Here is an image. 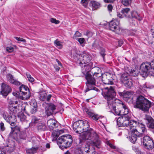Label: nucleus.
<instances>
[{
  "instance_id": "nucleus-8",
  "label": "nucleus",
  "mask_w": 154,
  "mask_h": 154,
  "mask_svg": "<svg viewBox=\"0 0 154 154\" xmlns=\"http://www.w3.org/2000/svg\"><path fill=\"white\" fill-rule=\"evenodd\" d=\"M20 102L18 101H13L12 105L9 107V113L10 114H16L19 113L20 110L21 105Z\"/></svg>"
},
{
  "instance_id": "nucleus-18",
  "label": "nucleus",
  "mask_w": 154,
  "mask_h": 154,
  "mask_svg": "<svg viewBox=\"0 0 154 154\" xmlns=\"http://www.w3.org/2000/svg\"><path fill=\"white\" fill-rule=\"evenodd\" d=\"M45 112L48 116L52 114L53 111L56 108V106L52 103H45Z\"/></svg>"
},
{
  "instance_id": "nucleus-44",
  "label": "nucleus",
  "mask_w": 154,
  "mask_h": 154,
  "mask_svg": "<svg viewBox=\"0 0 154 154\" xmlns=\"http://www.w3.org/2000/svg\"><path fill=\"white\" fill-rule=\"evenodd\" d=\"M26 75L28 79V80L30 82H32L34 81V79L31 76V75L29 73L26 72Z\"/></svg>"
},
{
  "instance_id": "nucleus-51",
  "label": "nucleus",
  "mask_w": 154,
  "mask_h": 154,
  "mask_svg": "<svg viewBox=\"0 0 154 154\" xmlns=\"http://www.w3.org/2000/svg\"><path fill=\"white\" fill-rule=\"evenodd\" d=\"M0 127L1 131H3L5 130V128L4 124L2 122H1L0 123Z\"/></svg>"
},
{
  "instance_id": "nucleus-64",
  "label": "nucleus",
  "mask_w": 154,
  "mask_h": 154,
  "mask_svg": "<svg viewBox=\"0 0 154 154\" xmlns=\"http://www.w3.org/2000/svg\"><path fill=\"white\" fill-rule=\"evenodd\" d=\"M151 32L152 33L154 32V24L151 26Z\"/></svg>"
},
{
  "instance_id": "nucleus-38",
  "label": "nucleus",
  "mask_w": 154,
  "mask_h": 154,
  "mask_svg": "<svg viewBox=\"0 0 154 154\" xmlns=\"http://www.w3.org/2000/svg\"><path fill=\"white\" fill-rule=\"evenodd\" d=\"M40 119L36 117L35 116H33L32 119V121L31 123L34 124H36L37 123L40 122Z\"/></svg>"
},
{
  "instance_id": "nucleus-7",
  "label": "nucleus",
  "mask_w": 154,
  "mask_h": 154,
  "mask_svg": "<svg viewBox=\"0 0 154 154\" xmlns=\"http://www.w3.org/2000/svg\"><path fill=\"white\" fill-rule=\"evenodd\" d=\"M57 144L62 149L69 147L72 142L71 136L70 135H63L59 137L57 141Z\"/></svg>"
},
{
  "instance_id": "nucleus-14",
  "label": "nucleus",
  "mask_w": 154,
  "mask_h": 154,
  "mask_svg": "<svg viewBox=\"0 0 154 154\" xmlns=\"http://www.w3.org/2000/svg\"><path fill=\"white\" fill-rule=\"evenodd\" d=\"M12 132L9 134V137L13 139H17L18 134L20 133V127L19 126L16 125L14 127L11 128Z\"/></svg>"
},
{
  "instance_id": "nucleus-53",
  "label": "nucleus",
  "mask_w": 154,
  "mask_h": 154,
  "mask_svg": "<svg viewBox=\"0 0 154 154\" xmlns=\"http://www.w3.org/2000/svg\"><path fill=\"white\" fill-rule=\"evenodd\" d=\"M77 41L80 43V44H82L85 42V39L84 38H78Z\"/></svg>"
},
{
  "instance_id": "nucleus-56",
  "label": "nucleus",
  "mask_w": 154,
  "mask_h": 154,
  "mask_svg": "<svg viewBox=\"0 0 154 154\" xmlns=\"http://www.w3.org/2000/svg\"><path fill=\"white\" fill-rule=\"evenodd\" d=\"M143 88H154V85H152L151 86H149V85H147L146 84H145L143 85Z\"/></svg>"
},
{
  "instance_id": "nucleus-33",
  "label": "nucleus",
  "mask_w": 154,
  "mask_h": 154,
  "mask_svg": "<svg viewBox=\"0 0 154 154\" xmlns=\"http://www.w3.org/2000/svg\"><path fill=\"white\" fill-rule=\"evenodd\" d=\"M4 119L7 122L9 123V121H11L12 117V114H4L3 115Z\"/></svg>"
},
{
  "instance_id": "nucleus-43",
  "label": "nucleus",
  "mask_w": 154,
  "mask_h": 154,
  "mask_svg": "<svg viewBox=\"0 0 154 154\" xmlns=\"http://www.w3.org/2000/svg\"><path fill=\"white\" fill-rule=\"evenodd\" d=\"M54 43L55 44V45L57 46L59 48L61 49L62 48L63 45L61 42L57 39L54 41Z\"/></svg>"
},
{
  "instance_id": "nucleus-57",
  "label": "nucleus",
  "mask_w": 154,
  "mask_h": 154,
  "mask_svg": "<svg viewBox=\"0 0 154 154\" xmlns=\"http://www.w3.org/2000/svg\"><path fill=\"white\" fill-rule=\"evenodd\" d=\"M115 0H103L106 3H112Z\"/></svg>"
},
{
  "instance_id": "nucleus-47",
  "label": "nucleus",
  "mask_w": 154,
  "mask_h": 154,
  "mask_svg": "<svg viewBox=\"0 0 154 154\" xmlns=\"http://www.w3.org/2000/svg\"><path fill=\"white\" fill-rule=\"evenodd\" d=\"M6 50L8 52L11 53L14 51V48L11 46L7 47L6 48Z\"/></svg>"
},
{
  "instance_id": "nucleus-24",
  "label": "nucleus",
  "mask_w": 154,
  "mask_h": 154,
  "mask_svg": "<svg viewBox=\"0 0 154 154\" xmlns=\"http://www.w3.org/2000/svg\"><path fill=\"white\" fill-rule=\"evenodd\" d=\"M90 6H91L93 10H97L101 6L100 3L94 1H91L90 2Z\"/></svg>"
},
{
  "instance_id": "nucleus-21",
  "label": "nucleus",
  "mask_w": 154,
  "mask_h": 154,
  "mask_svg": "<svg viewBox=\"0 0 154 154\" xmlns=\"http://www.w3.org/2000/svg\"><path fill=\"white\" fill-rule=\"evenodd\" d=\"M145 119L147 121L146 125L147 127L150 128H154V120L150 116L146 115Z\"/></svg>"
},
{
  "instance_id": "nucleus-35",
  "label": "nucleus",
  "mask_w": 154,
  "mask_h": 154,
  "mask_svg": "<svg viewBox=\"0 0 154 154\" xmlns=\"http://www.w3.org/2000/svg\"><path fill=\"white\" fill-rule=\"evenodd\" d=\"M14 149V143L12 142V146L10 145H8L6 148V150L9 152H11L13 151Z\"/></svg>"
},
{
  "instance_id": "nucleus-3",
  "label": "nucleus",
  "mask_w": 154,
  "mask_h": 154,
  "mask_svg": "<svg viewBox=\"0 0 154 154\" xmlns=\"http://www.w3.org/2000/svg\"><path fill=\"white\" fill-rule=\"evenodd\" d=\"M100 69L97 67H94L90 72H87L85 75V78L87 80L86 85L87 88L85 91L87 92L90 90H94L98 91L99 90L94 86L96 85V81L102 79V74L100 72Z\"/></svg>"
},
{
  "instance_id": "nucleus-30",
  "label": "nucleus",
  "mask_w": 154,
  "mask_h": 154,
  "mask_svg": "<svg viewBox=\"0 0 154 154\" xmlns=\"http://www.w3.org/2000/svg\"><path fill=\"white\" fill-rule=\"evenodd\" d=\"M32 103L31 104L32 106L30 112L32 114H33L35 113L36 112L37 109V103L35 102L33 103V105H32Z\"/></svg>"
},
{
  "instance_id": "nucleus-63",
  "label": "nucleus",
  "mask_w": 154,
  "mask_h": 154,
  "mask_svg": "<svg viewBox=\"0 0 154 154\" xmlns=\"http://www.w3.org/2000/svg\"><path fill=\"white\" fill-rule=\"evenodd\" d=\"M137 154H145L144 153L141 152L139 149L136 152Z\"/></svg>"
},
{
  "instance_id": "nucleus-19",
  "label": "nucleus",
  "mask_w": 154,
  "mask_h": 154,
  "mask_svg": "<svg viewBox=\"0 0 154 154\" xmlns=\"http://www.w3.org/2000/svg\"><path fill=\"white\" fill-rule=\"evenodd\" d=\"M47 125L50 131L56 129L58 125L57 122L53 119L48 120L47 122Z\"/></svg>"
},
{
  "instance_id": "nucleus-28",
  "label": "nucleus",
  "mask_w": 154,
  "mask_h": 154,
  "mask_svg": "<svg viewBox=\"0 0 154 154\" xmlns=\"http://www.w3.org/2000/svg\"><path fill=\"white\" fill-rule=\"evenodd\" d=\"M26 135L25 132H21L18 134V138L14 139L17 141L19 142L20 139L25 140L26 138Z\"/></svg>"
},
{
  "instance_id": "nucleus-50",
  "label": "nucleus",
  "mask_w": 154,
  "mask_h": 154,
  "mask_svg": "<svg viewBox=\"0 0 154 154\" xmlns=\"http://www.w3.org/2000/svg\"><path fill=\"white\" fill-rule=\"evenodd\" d=\"M89 0H81V3L85 7H86L87 5Z\"/></svg>"
},
{
  "instance_id": "nucleus-26",
  "label": "nucleus",
  "mask_w": 154,
  "mask_h": 154,
  "mask_svg": "<svg viewBox=\"0 0 154 154\" xmlns=\"http://www.w3.org/2000/svg\"><path fill=\"white\" fill-rule=\"evenodd\" d=\"M37 128L38 130L40 131H45L47 129L45 123L43 122H41L38 123Z\"/></svg>"
},
{
  "instance_id": "nucleus-1",
  "label": "nucleus",
  "mask_w": 154,
  "mask_h": 154,
  "mask_svg": "<svg viewBox=\"0 0 154 154\" xmlns=\"http://www.w3.org/2000/svg\"><path fill=\"white\" fill-rule=\"evenodd\" d=\"M102 95L107 100L108 104L106 109L109 112L117 115L128 114L129 109L127 106L121 101L115 99L116 92L114 86H109L103 88Z\"/></svg>"
},
{
  "instance_id": "nucleus-58",
  "label": "nucleus",
  "mask_w": 154,
  "mask_h": 154,
  "mask_svg": "<svg viewBox=\"0 0 154 154\" xmlns=\"http://www.w3.org/2000/svg\"><path fill=\"white\" fill-rule=\"evenodd\" d=\"M130 22L132 23V26H135L136 25V22L134 20L133 21V20L132 19H130L129 20Z\"/></svg>"
},
{
  "instance_id": "nucleus-4",
  "label": "nucleus",
  "mask_w": 154,
  "mask_h": 154,
  "mask_svg": "<svg viewBox=\"0 0 154 154\" xmlns=\"http://www.w3.org/2000/svg\"><path fill=\"white\" fill-rule=\"evenodd\" d=\"M138 123L137 121L131 119L128 115L120 117L117 120V125L119 127L129 126L131 131H138L136 128Z\"/></svg>"
},
{
  "instance_id": "nucleus-34",
  "label": "nucleus",
  "mask_w": 154,
  "mask_h": 154,
  "mask_svg": "<svg viewBox=\"0 0 154 154\" xmlns=\"http://www.w3.org/2000/svg\"><path fill=\"white\" fill-rule=\"evenodd\" d=\"M84 111L87 114H88L90 117L91 118L93 116V115H94V114L92 110L86 108H85Z\"/></svg>"
},
{
  "instance_id": "nucleus-29",
  "label": "nucleus",
  "mask_w": 154,
  "mask_h": 154,
  "mask_svg": "<svg viewBox=\"0 0 154 154\" xmlns=\"http://www.w3.org/2000/svg\"><path fill=\"white\" fill-rule=\"evenodd\" d=\"M38 149L37 147H32L31 148L28 149L26 150V152L29 154H34L37 152Z\"/></svg>"
},
{
  "instance_id": "nucleus-2",
  "label": "nucleus",
  "mask_w": 154,
  "mask_h": 154,
  "mask_svg": "<svg viewBox=\"0 0 154 154\" xmlns=\"http://www.w3.org/2000/svg\"><path fill=\"white\" fill-rule=\"evenodd\" d=\"M82 131L80 136V139L90 140V143L94 148V147L99 148L101 142L98 135L93 129L89 128V125L87 121L82 120Z\"/></svg>"
},
{
  "instance_id": "nucleus-60",
  "label": "nucleus",
  "mask_w": 154,
  "mask_h": 154,
  "mask_svg": "<svg viewBox=\"0 0 154 154\" xmlns=\"http://www.w3.org/2000/svg\"><path fill=\"white\" fill-rule=\"evenodd\" d=\"M57 131L58 133V134H59V135L60 134L63 133L64 132V130L63 129L59 130V129H57Z\"/></svg>"
},
{
  "instance_id": "nucleus-31",
  "label": "nucleus",
  "mask_w": 154,
  "mask_h": 154,
  "mask_svg": "<svg viewBox=\"0 0 154 154\" xmlns=\"http://www.w3.org/2000/svg\"><path fill=\"white\" fill-rule=\"evenodd\" d=\"M129 72L131 76H137L139 74L138 70L136 68L131 70L129 71Z\"/></svg>"
},
{
  "instance_id": "nucleus-17",
  "label": "nucleus",
  "mask_w": 154,
  "mask_h": 154,
  "mask_svg": "<svg viewBox=\"0 0 154 154\" xmlns=\"http://www.w3.org/2000/svg\"><path fill=\"white\" fill-rule=\"evenodd\" d=\"M11 91V88L7 84L2 83L1 85V93L4 96H7Z\"/></svg>"
},
{
  "instance_id": "nucleus-49",
  "label": "nucleus",
  "mask_w": 154,
  "mask_h": 154,
  "mask_svg": "<svg viewBox=\"0 0 154 154\" xmlns=\"http://www.w3.org/2000/svg\"><path fill=\"white\" fill-rule=\"evenodd\" d=\"M50 21L53 23H54L55 24H59L60 22L58 20H57L55 19L54 18H51L50 19Z\"/></svg>"
},
{
  "instance_id": "nucleus-39",
  "label": "nucleus",
  "mask_w": 154,
  "mask_h": 154,
  "mask_svg": "<svg viewBox=\"0 0 154 154\" xmlns=\"http://www.w3.org/2000/svg\"><path fill=\"white\" fill-rule=\"evenodd\" d=\"M54 131L52 134V136L53 137V140H56L59 136V134L56 130L54 129Z\"/></svg>"
},
{
  "instance_id": "nucleus-48",
  "label": "nucleus",
  "mask_w": 154,
  "mask_h": 154,
  "mask_svg": "<svg viewBox=\"0 0 154 154\" xmlns=\"http://www.w3.org/2000/svg\"><path fill=\"white\" fill-rule=\"evenodd\" d=\"M81 36V34L78 31H76L74 34L73 38L75 39L76 38L78 37H80Z\"/></svg>"
},
{
  "instance_id": "nucleus-59",
  "label": "nucleus",
  "mask_w": 154,
  "mask_h": 154,
  "mask_svg": "<svg viewBox=\"0 0 154 154\" xmlns=\"http://www.w3.org/2000/svg\"><path fill=\"white\" fill-rule=\"evenodd\" d=\"M132 149L135 152L139 149L136 146H133Z\"/></svg>"
},
{
  "instance_id": "nucleus-9",
  "label": "nucleus",
  "mask_w": 154,
  "mask_h": 154,
  "mask_svg": "<svg viewBox=\"0 0 154 154\" xmlns=\"http://www.w3.org/2000/svg\"><path fill=\"white\" fill-rule=\"evenodd\" d=\"M19 94L22 95L21 99L25 100L28 99L30 96V92L27 86L22 85L19 88Z\"/></svg>"
},
{
  "instance_id": "nucleus-41",
  "label": "nucleus",
  "mask_w": 154,
  "mask_h": 154,
  "mask_svg": "<svg viewBox=\"0 0 154 154\" xmlns=\"http://www.w3.org/2000/svg\"><path fill=\"white\" fill-rule=\"evenodd\" d=\"M105 50L104 48H101L100 53L101 56L103 57L104 61L105 60V56L106 55Z\"/></svg>"
},
{
  "instance_id": "nucleus-54",
  "label": "nucleus",
  "mask_w": 154,
  "mask_h": 154,
  "mask_svg": "<svg viewBox=\"0 0 154 154\" xmlns=\"http://www.w3.org/2000/svg\"><path fill=\"white\" fill-rule=\"evenodd\" d=\"M107 9L109 12H111L112 11L113 9V7L111 5H109L107 6Z\"/></svg>"
},
{
  "instance_id": "nucleus-20",
  "label": "nucleus",
  "mask_w": 154,
  "mask_h": 154,
  "mask_svg": "<svg viewBox=\"0 0 154 154\" xmlns=\"http://www.w3.org/2000/svg\"><path fill=\"white\" fill-rule=\"evenodd\" d=\"M6 78L8 81L11 84L17 85H19L20 84V82L15 79L11 74H8L6 75Z\"/></svg>"
},
{
  "instance_id": "nucleus-32",
  "label": "nucleus",
  "mask_w": 154,
  "mask_h": 154,
  "mask_svg": "<svg viewBox=\"0 0 154 154\" xmlns=\"http://www.w3.org/2000/svg\"><path fill=\"white\" fill-rule=\"evenodd\" d=\"M9 121V123L11 126H14V123L17 121L16 116L15 114H12V117L11 121Z\"/></svg>"
},
{
  "instance_id": "nucleus-45",
  "label": "nucleus",
  "mask_w": 154,
  "mask_h": 154,
  "mask_svg": "<svg viewBox=\"0 0 154 154\" xmlns=\"http://www.w3.org/2000/svg\"><path fill=\"white\" fill-rule=\"evenodd\" d=\"M103 83L106 84L112 85L113 84V82L111 80L109 79H106V80H104Z\"/></svg>"
},
{
  "instance_id": "nucleus-36",
  "label": "nucleus",
  "mask_w": 154,
  "mask_h": 154,
  "mask_svg": "<svg viewBox=\"0 0 154 154\" xmlns=\"http://www.w3.org/2000/svg\"><path fill=\"white\" fill-rule=\"evenodd\" d=\"M18 117L19 118L20 120L22 122H24L28 121L26 120V116L23 113H21L18 115Z\"/></svg>"
},
{
  "instance_id": "nucleus-10",
  "label": "nucleus",
  "mask_w": 154,
  "mask_h": 154,
  "mask_svg": "<svg viewBox=\"0 0 154 154\" xmlns=\"http://www.w3.org/2000/svg\"><path fill=\"white\" fill-rule=\"evenodd\" d=\"M143 143L145 148L148 149H152L154 147V143L149 136H145L143 139Z\"/></svg>"
},
{
  "instance_id": "nucleus-15",
  "label": "nucleus",
  "mask_w": 154,
  "mask_h": 154,
  "mask_svg": "<svg viewBox=\"0 0 154 154\" xmlns=\"http://www.w3.org/2000/svg\"><path fill=\"white\" fill-rule=\"evenodd\" d=\"M129 134V140L133 143H134L137 140V137L142 136V134H139L138 131H130Z\"/></svg>"
},
{
  "instance_id": "nucleus-12",
  "label": "nucleus",
  "mask_w": 154,
  "mask_h": 154,
  "mask_svg": "<svg viewBox=\"0 0 154 154\" xmlns=\"http://www.w3.org/2000/svg\"><path fill=\"white\" fill-rule=\"evenodd\" d=\"M121 81L128 88H130L133 85L132 80L130 79L127 74L124 73L122 74Z\"/></svg>"
},
{
  "instance_id": "nucleus-5",
  "label": "nucleus",
  "mask_w": 154,
  "mask_h": 154,
  "mask_svg": "<svg viewBox=\"0 0 154 154\" xmlns=\"http://www.w3.org/2000/svg\"><path fill=\"white\" fill-rule=\"evenodd\" d=\"M151 106V102L143 96L140 95L137 98L134 107L145 112H147Z\"/></svg>"
},
{
  "instance_id": "nucleus-11",
  "label": "nucleus",
  "mask_w": 154,
  "mask_h": 154,
  "mask_svg": "<svg viewBox=\"0 0 154 154\" xmlns=\"http://www.w3.org/2000/svg\"><path fill=\"white\" fill-rule=\"evenodd\" d=\"M119 24V22L117 20H114L110 21L109 24L110 30L115 32L117 34H119L122 31V29L119 27L118 26Z\"/></svg>"
},
{
  "instance_id": "nucleus-22",
  "label": "nucleus",
  "mask_w": 154,
  "mask_h": 154,
  "mask_svg": "<svg viewBox=\"0 0 154 154\" xmlns=\"http://www.w3.org/2000/svg\"><path fill=\"white\" fill-rule=\"evenodd\" d=\"M51 97V94L47 95L45 92H41L39 97L40 99L43 101H49Z\"/></svg>"
},
{
  "instance_id": "nucleus-55",
  "label": "nucleus",
  "mask_w": 154,
  "mask_h": 154,
  "mask_svg": "<svg viewBox=\"0 0 154 154\" xmlns=\"http://www.w3.org/2000/svg\"><path fill=\"white\" fill-rule=\"evenodd\" d=\"M91 118L95 120H97L99 118V116L98 115L94 114Z\"/></svg>"
},
{
  "instance_id": "nucleus-23",
  "label": "nucleus",
  "mask_w": 154,
  "mask_h": 154,
  "mask_svg": "<svg viewBox=\"0 0 154 154\" xmlns=\"http://www.w3.org/2000/svg\"><path fill=\"white\" fill-rule=\"evenodd\" d=\"M137 128V129L139 131V134L142 133V136L143 134L146 133L147 132V130L145 127V126L142 123L139 122Z\"/></svg>"
},
{
  "instance_id": "nucleus-13",
  "label": "nucleus",
  "mask_w": 154,
  "mask_h": 154,
  "mask_svg": "<svg viewBox=\"0 0 154 154\" xmlns=\"http://www.w3.org/2000/svg\"><path fill=\"white\" fill-rule=\"evenodd\" d=\"M79 56L80 63L82 64L88 63L91 60L90 56L89 54L85 51H83L79 55Z\"/></svg>"
},
{
  "instance_id": "nucleus-16",
  "label": "nucleus",
  "mask_w": 154,
  "mask_h": 154,
  "mask_svg": "<svg viewBox=\"0 0 154 154\" xmlns=\"http://www.w3.org/2000/svg\"><path fill=\"white\" fill-rule=\"evenodd\" d=\"M83 124L82 120H80L75 122L73 124L74 131L76 133L81 134L82 131V128Z\"/></svg>"
},
{
  "instance_id": "nucleus-46",
  "label": "nucleus",
  "mask_w": 154,
  "mask_h": 154,
  "mask_svg": "<svg viewBox=\"0 0 154 154\" xmlns=\"http://www.w3.org/2000/svg\"><path fill=\"white\" fill-rule=\"evenodd\" d=\"M92 45L93 47L96 48L99 47L100 46V44L99 41L95 40L93 44Z\"/></svg>"
},
{
  "instance_id": "nucleus-27",
  "label": "nucleus",
  "mask_w": 154,
  "mask_h": 154,
  "mask_svg": "<svg viewBox=\"0 0 154 154\" xmlns=\"http://www.w3.org/2000/svg\"><path fill=\"white\" fill-rule=\"evenodd\" d=\"M90 146L88 144L85 143L83 145L81 149L85 154H89V153L90 152L89 150Z\"/></svg>"
},
{
  "instance_id": "nucleus-42",
  "label": "nucleus",
  "mask_w": 154,
  "mask_h": 154,
  "mask_svg": "<svg viewBox=\"0 0 154 154\" xmlns=\"http://www.w3.org/2000/svg\"><path fill=\"white\" fill-rule=\"evenodd\" d=\"M122 94L124 98H129L131 97V93L128 91L124 92Z\"/></svg>"
},
{
  "instance_id": "nucleus-61",
  "label": "nucleus",
  "mask_w": 154,
  "mask_h": 154,
  "mask_svg": "<svg viewBox=\"0 0 154 154\" xmlns=\"http://www.w3.org/2000/svg\"><path fill=\"white\" fill-rule=\"evenodd\" d=\"M118 42V46L119 47H121L123 43V41L122 40H119Z\"/></svg>"
},
{
  "instance_id": "nucleus-25",
  "label": "nucleus",
  "mask_w": 154,
  "mask_h": 154,
  "mask_svg": "<svg viewBox=\"0 0 154 154\" xmlns=\"http://www.w3.org/2000/svg\"><path fill=\"white\" fill-rule=\"evenodd\" d=\"M130 9L128 8H124L121 11V13L122 14L123 17H125L128 18L131 17L130 14Z\"/></svg>"
},
{
  "instance_id": "nucleus-37",
  "label": "nucleus",
  "mask_w": 154,
  "mask_h": 154,
  "mask_svg": "<svg viewBox=\"0 0 154 154\" xmlns=\"http://www.w3.org/2000/svg\"><path fill=\"white\" fill-rule=\"evenodd\" d=\"M131 2V0H122L121 3L125 6H127L130 5Z\"/></svg>"
},
{
  "instance_id": "nucleus-6",
  "label": "nucleus",
  "mask_w": 154,
  "mask_h": 154,
  "mask_svg": "<svg viewBox=\"0 0 154 154\" xmlns=\"http://www.w3.org/2000/svg\"><path fill=\"white\" fill-rule=\"evenodd\" d=\"M139 72L143 77L147 76L149 73L154 74V61L151 63H142L140 66Z\"/></svg>"
},
{
  "instance_id": "nucleus-62",
  "label": "nucleus",
  "mask_w": 154,
  "mask_h": 154,
  "mask_svg": "<svg viewBox=\"0 0 154 154\" xmlns=\"http://www.w3.org/2000/svg\"><path fill=\"white\" fill-rule=\"evenodd\" d=\"M109 145L110 147L112 149H116V147L115 146H114L112 144L110 143H109Z\"/></svg>"
},
{
  "instance_id": "nucleus-40",
  "label": "nucleus",
  "mask_w": 154,
  "mask_h": 154,
  "mask_svg": "<svg viewBox=\"0 0 154 154\" xmlns=\"http://www.w3.org/2000/svg\"><path fill=\"white\" fill-rule=\"evenodd\" d=\"M131 17L133 18H135L138 20H140L139 18L138 14L137 12L135 11H133L131 13Z\"/></svg>"
},
{
  "instance_id": "nucleus-52",
  "label": "nucleus",
  "mask_w": 154,
  "mask_h": 154,
  "mask_svg": "<svg viewBox=\"0 0 154 154\" xmlns=\"http://www.w3.org/2000/svg\"><path fill=\"white\" fill-rule=\"evenodd\" d=\"M14 38L15 39H16L18 41L22 42H26V40L22 38H20L17 37H15Z\"/></svg>"
}]
</instances>
